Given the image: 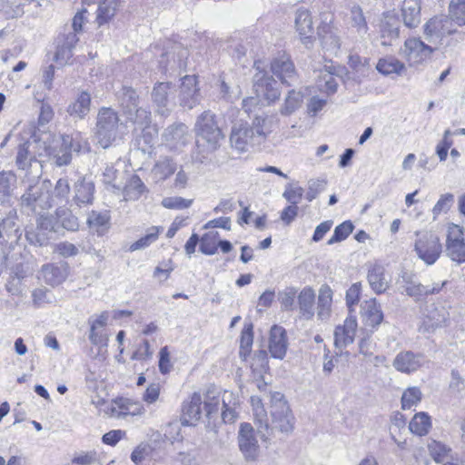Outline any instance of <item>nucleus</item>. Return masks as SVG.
I'll return each instance as SVG.
<instances>
[{
  "label": "nucleus",
  "mask_w": 465,
  "mask_h": 465,
  "mask_svg": "<svg viewBox=\"0 0 465 465\" xmlns=\"http://www.w3.org/2000/svg\"><path fill=\"white\" fill-rule=\"evenodd\" d=\"M63 145L68 146L71 151L74 152H87L89 151V143L86 140H84L77 134L75 137H70L68 135L63 136Z\"/></svg>",
  "instance_id": "nucleus-60"
},
{
  "label": "nucleus",
  "mask_w": 465,
  "mask_h": 465,
  "mask_svg": "<svg viewBox=\"0 0 465 465\" xmlns=\"http://www.w3.org/2000/svg\"><path fill=\"white\" fill-rule=\"evenodd\" d=\"M38 228L47 231L50 233L56 232L59 229L57 216L51 214H41L37 219Z\"/></svg>",
  "instance_id": "nucleus-62"
},
{
  "label": "nucleus",
  "mask_w": 465,
  "mask_h": 465,
  "mask_svg": "<svg viewBox=\"0 0 465 465\" xmlns=\"http://www.w3.org/2000/svg\"><path fill=\"white\" fill-rule=\"evenodd\" d=\"M446 254L458 264L465 262V239L463 228L452 224L448 229Z\"/></svg>",
  "instance_id": "nucleus-10"
},
{
  "label": "nucleus",
  "mask_w": 465,
  "mask_h": 465,
  "mask_svg": "<svg viewBox=\"0 0 465 465\" xmlns=\"http://www.w3.org/2000/svg\"><path fill=\"white\" fill-rule=\"evenodd\" d=\"M163 228L161 226H152L146 230L144 236L141 237L136 242H133L130 247V252L143 250L153 244L158 240L159 234L163 232Z\"/></svg>",
  "instance_id": "nucleus-42"
},
{
  "label": "nucleus",
  "mask_w": 465,
  "mask_h": 465,
  "mask_svg": "<svg viewBox=\"0 0 465 465\" xmlns=\"http://www.w3.org/2000/svg\"><path fill=\"white\" fill-rule=\"evenodd\" d=\"M400 22L394 15H386L381 25V45H390L391 41L399 37Z\"/></svg>",
  "instance_id": "nucleus-31"
},
{
  "label": "nucleus",
  "mask_w": 465,
  "mask_h": 465,
  "mask_svg": "<svg viewBox=\"0 0 465 465\" xmlns=\"http://www.w3.org/2000/svg\"><path fill=\"white\" fill-rule=\"evenodd\" d=\"M232 393L230 391H224L223 394V411L222 418L225 423H232L237 419V413L233 407L229 406Z\"/></svg>",
  "instance_id": "nucleus-58"
},
{
  "label": "nucleus",
  "mask_w": 465,
  "mask_h": 465,
  "mask_svg": "<svg viewBox=\"0 0 465 465\" xmlns=\"http://www.w3.org/2000/svg\"><path fill=\"white\" fill-rule=\"evenodd\" d=\"M78 34L72 30L64 35V40L61 45L57 46L54 54V60L60 64H65L73 55V49L75 47L79 41Z\"/></svg>",
  "instance_id": "nucleus-29"
},
{
  "label": "nucleus",
  "mask_w": 465,
  "mask_h": 465,
  "mask_svg": "<svg viewBox=\"0 0 465 465\" xmlns=\"http://www.w3.org/2000/svg\"><path fill=\"white\" fill-rule=\"evenodd\" d=\"M1 217V222L3 225V231L5 233V236L7 238H11L12 236H15L16 239H19L22 232L19 229V226L17 224L18 217L17 213L15 209H11L9 212L5 214V217Z\"/></svg>",
  "instance_id": "nucleus-39"
},
{
  "label": "nucleus",
  "mask_w": 465,
  "mask_h": 465,
  "mask_svg": "<svg viewBox=\"0 0 465 465\" xmlns=\"http://www.w3.org/2000/svg\"><path fill=\"white\" fill-rule=\"evenodd\" d=\"M401 54L411 66L421 64L430 56L433 48L424 44L420 38H410L401 48Z\"/></svg>",
  "instance_id": "nucleus-14"
},
{
  "label": "nucleus",
  "mask_w": 465,
  "mask_h": 465,
  "mask_svg": "<svg viewBox=\"0 0 465 465\" xmlns=\"http://www.w3.org/2000/svg\"><path fill=\"white\" fill-rule=\"evenodd\" d=\"M253 341L252 325L246 326L241 334L240 355L245 358L251 351Z\"/></svg>",
  "instance_id": "nucleus-59"
},
{
  "label": "nucleus",
  "mask_w": 465,
  "mask_h": 465,
  "mask_svg": "<svg viewBox=\"0 0 465 465\" xmlns=\"http://www.w3.org/2000/svg\"><path fill=\"white\" fill-rule=\"evenodd\" d=\"M428 449L430 456L437 463L442 462L450 451V449L446 445L435 440L428 444Z\"/></svg>",
  "instance_id": "nucleus-61"
},
{
  "label": "nucleus",
  "mask_w": 465,
  "mask_h": 465,
  "mask_svg": "<svg viewBox=\"0 0 465 465\" xmlns=\"http://www.w3.org/2000/svg\"><path fill=\"white\" fill-rule=\"evenodd\" d=\"M423 355L411 351L399 352L393 360L392 366L400 372L411 373L422 366Z\"/></svg>",
  "instance_id": "nucleus-21"
},
{
  "label": "nucleus",
  "mask_w": 465,
  "mask_h": 465,
  "mask_svg": "<svg viewBox=\"0 0 465 465\" xmlns=\"http://www.w3.org/2000/svg\"><path fill=\"white\" fill-rule=\"evenodd\" d=\"M358 323L354 316L349 315L342 325L334 331V344L337 348H345L354 341Z\"/></svg>",
  "instance_id": "nucleus-20"
},
{
  "label": "nucleus",
  "mask_w": 465,
  "mask_h": 465,
  "mask_svg": "<svg viewBox=\"0 0 465 465\" xmlns=\"http://www.w3.org/2000/svg\"><path fill=\"white\" fill-rule=\"evenodd\" d=\"M116 97L124 114L130 113L139 105V95L136 90L131 86L123 85L117 91Z\"/></svg>",
  "instance_id": "nucleus-32"
},
{
  "label": "nucleus",
  "mask_w": 465,
  "mask_h": 465,
  "mask_svg": "<svg viewBox=\"0 0 465 465\" xmlns=\"http://www.w3.org/2000/svg\"><path fill=\"white\" fill-rule=\"evenodd\" d=\"M22 205L31 208L35 213L47 210L54 204L52 196L38 184L30 185L28 190L22 195Z\"/></svg>",
  "instance_id": "nucleus-13"
},
{
  "label": "nucleus",
  "mask_w": 465,
  "mask_h": 465,
  "mask_svg": "<svg viewBox=\"0 0 465 465\" xmlns=\"http://www.w3.org/2000/svg\"><path fill=\"white\" fill-rule=\"evenodd\" d=\"M219 233L211 232L205 233L200 239V251L206 255H213L217 252Z\"/></svg>",
  "instance_id": "nucleus-52"
},
{
  "label": "nucleus",
  "mask_w": 465,
  "mask_h": 465,
  "mask_svg": "<svg viewBox=\"0 0 465 465\" xmlns=\"http://www.w3.org/2000/svg\"><path fill=\"white\" fill-rule=\"evenodd\" d=\"M114 406L112 408V414L121 418L127 415L137 416L143 415L145 411L143 406L140 402L133 401L128 398H118L114 401Z\"/></svg>",
  "instance_id": "nucleus-28"
},
{
  "label": "nucleus",
  "mask_w": 465,
  "mask_h": 465,
  "mask_svg": "<svg viewBox=\"0 0 465 465\" xmlns=\"http://www.w3.org/2000/svg\"><path fill=\"white\" fill-rule=\"evenodd\" d=\"M70 193L69 182L65 178H60L54 188L52 193V201H54L55 204L67 202Z\"/></svg>",
  "instance_id": "nucleus-54"
},
{
  "label": "nucleus",
  "mask_w": 465,
  "mask_h": 465,
  "mask_svg": "<svg viewBox=\"0 0 465 465\" xmlns=\"http://www.w3.org/2000/svg\"><path fill=\"white\" fill-rule=\"evenodd\" d=\"M368 282L371 288L381 294L390 286L391 278L387 276L385 268L380 264L373 265L368 272Z\"/></svg>",
  "instance_id": "nucleus-27"
},
{
  "label": "nucleus",
  "mask_w": 465,
  "mask_h": 465,
  "mask_svg": "<svg viewBox=\"0 0 465 465\" xmlns=\"http://www.w3.org/2000/svg\"><path fill=\"white\" fill-rule=\"evenodd\" d=\"M422 399V392L418 387H410L406 389L401 396V408L410 410L417 406Z\"/></svg>",
  "instance_id": "nucleus-50"
},
{
  "label": "nucleus",
  "mask_w": 465,
  "mask_h": 465,
  "mask_svg": "<svg viewBox=\"0 0 465 465\" xmlns=\"http://www.w3.org/2000/svg\"><path fill=\"white\" fill-rule=\"evenodd\" d=\"M350 25L361 39H365L368 35V24L364 16L362 9L354 5L350 10Z\"/></svg>",
  "instance_id": "nucleus-36"
},
{
  "label": "nucleus",
  "mask_w": 465,
  "mask_h": 465,
  "mask_svg": "<svg viewBox=\"0 0 465 465\" xmlns=\"http://www.w3.org/2000/svg\"><path fill=\"white\" fill-rule=\"evenodd\" d=\"M238 446L246 460H255L260 453L256 432L250 423H242L238 432Z\"/></svg>",
  "instance_id": "nucleus-11"
},
{
  "label": "nucleus",
  "mask_w": 465,
  "mask_h": 465,
  "mask_svg": "<svg viewBox=\"0 0 465 465\" xmlns=\"http://www.w3.org/2000/svg\"><path fill=\"white\" fill-rule=\"evenodd\" d=\"M253 88L257 96L263 97L268 103L275 102L281 95L278 82L262 71H258L253 75Z\"/></svg>",
  "instance_id": "nucleus-12"
},
{
  "label": "nucleus",
  "mask_w": 465,
  "mask_h": 465,
  "mask_svg": "<svg viewBox=\"0 0 465 465\" xmlns=\"http://www.w3.org/2000/svg\"><path fill=\"white\" fill-rule=\"evenodd\" d=\"M193 203V200L184 199L181 196L166 197L163 199L162 204L167 209H186L189 208Z\"/></svg>",
  "instance_id": "nucleus-63"
},
{
  "label": "nucleus",
  "mask_w": 465,
  "mask_h": 465,
  "mask_svg": "<svg viewBox=\"0 0 465 465\" xmlns=\"http://www.w3.org/2000/svg\"><path fill=\"white\" fill-rule=\"evenodd\" d=\"M162 138L171 150H179L188 143V127L183 123H174L164 129Z\"/></svg>",
  "instance_id": "nucleus-19"
},
{
  "label": "nucleus",
  "mask_w": 465,
  "mask_h": 465,
  "mask_svg": "<svg viewBox=\"0 0 465 465\" xmlns=\"http://www.w3.org/2000/svg\"><path fill=\"white\" fill-rule=\"evenodd\" d=\"M50 234L47 231H44L36 226L35 229L26 231L25 238L30 244L44 246L49 242Z\"/></svg>",
  "instance_id": "nucleus-55"
},
{
  "label": "nucleus",
  "mask_w": 465,
  "mask_h": 465,
  "mask_svg": "<svg viewBox=\"0 0 465 465\" xmlns=\"http://www.w3.org/2000/svg\"><path fill=\"white\" fill-rule=\"evenodd\" d=\"M401 12L404 25L416 27L420 23V0H404Z\"/></svg>",
  "instance_id": "nucleus-30"
},
{
  "label": "nucleus",
  "mask_w": 465,
  "mask_h": 465,
  "mask_svg": "<svg viewBox=\"0 0 465 465\" xmlns=\"http://www.w3.org/2000/svg\"><path fill=\"white\" fill-rule=\"evenodd\" d=\"M69 274V266L66 262L61 264L47 263L41 269V277L45 283L57 286L64 282Z\"/></svg>",
  "instance_id": "nucleus-23"
},
{
  "label": "nucleus",
  "mask_w": 465,
  "mask_h": 465,
  "mask_svg": "<svg viewBox=\"0 0 465 465\" xmlns=\"http://www.w3.org/2000/svg\"><path fill=\"white\" fill-rule=\"evenodd\" d=\"M376 69L384 75H389L391 74H401V73L405 70V65L397 58L393 56H387L381 58L378 61Z\"/></svg>",
  "instance_id": "nucleus-41"
},
{
  "label": "nucleus",
  "mask_w": 465,
  "mask_h": 465,
  "mask_svg": "<svg viewBox=\"0 0 465 465\" xmlns=\"http://www.w3.org/2000/svg\"><path fill=\"white\" fill-rule=\"evenodd\" d=\"M119 116L110 107H103L97 114L94 136L97 143L104 149L112 145L118 136Z\"/></svg>",
  "instance_id": "nucleus-6"
},
{
  "label": "nucleus",
  "mask_w": 465,
  "mask_h": 465,
  "mask_svg": "<svg viewBox=\"0 0 465 465\" xmlns=\"http://www.w3.org/2000/svg\"><path fill=\"white\" fill-rule=\"evenodd\" d=\"M176 163L170 158L159 160L153 166L152 173L157 181H163L174 173Z\"/></svg>",
  "instance_id": "nucleus-43"
},
{
  "label": "nucleus",
  "mask_w": 465,
  "mask_h": 465,
  "mask_svg": "<svg viewBox=\"0 0 465 465\" xmlns=\"http://www.w3.org/2000/svg\"><path fill=\"white\" fill-rule=\"evenodd\" d=\"M332 303V291L327 284L322 285L319 290L317 315L321 320H326L331 313Z\"/></svg>",
  "instance_id": "nucleus-37"
},
{
  "label": "nucleus",
  "mask_w": 465,
  "mask_h": 465,
  "mask_svg": "<svg viewBox=\"0 0 465 465\" xmlns=\"http://www.w3.org/2000/svg\"><path fill=\"white\" fill-rule=\"evenodd\" d=\"M458 32L454 22L445 15H435L424 25V35L428 42L441 45L444 37Z\"/></svg>",
  "instance_id": "nucleus-7"
},
{
  "label": "nucleus",
  "mask_w": 465,
  "mask_h": 465,
  "mask_svg": "<svg viewBox=\"0 0 465 465\" xmlns=\"http://www.w3.org/2000/svg\"><path fill=\"white\" fill-rule=\"evenodd\" d=\"M74 203L81 207L90 205L94 202V184L86 178L81 177L74 185Z\"/></svg>",
  "instance_id": "nucleus-24"
},
{
  "label": "nucleus",
  "mask_w": 465,
  "mask_h": 465,
  "mask_svg": "<svg viewBox=\"0 0 465 465\" xmlns=\"http://www.w3.org/2000/svg\"><path fill=\"white\" fill-rule=\"evenodd\" d=\"M353 228L351 222H343L335 228L333 235L328 240L327 243L331 245L345 240L352 232Z\"/></svg>",
  "instance_id": "nucleus-57"
},
{
  "label": "nucleus",
  "mask_w": 465,
  "mask_h": 465,
  "mask_svg": "<svg viewBox=\"0 0 465 465\" xmlns=\"http://www.w3.org/2000/svg\"><path fill=\"white\" fill-rule=\"evenodd\" d=\"M194 132L197 136V146H203L207 153L215 151L224 138L218 125L216 115L211 111H204L195 122Z\"/></svg>",
  "instance_id": "nucleus-3"
},
{
  "label": "nucleus",
  "mask_w": 465,
  "mask_h": 465,
  "mask_svg": "<svg viewBox=\"0 0 465 465\" xmlns=\"http://www.w3.org/2000/svg\"><path fill=\"white\" fill-rule=\"evenodd\" d=\"M288 348L286 331L284 328L274 325L270 331L269 351L275 359L282 360Z\"/></svg>",
  "instance_id": "nucleus-22"
},
{
  "label": "nucleus",
  "mask_w": 465,
  "mask_h": 465,
  "mask_svg": "<svg viewBox=\"0 0 465 465\" xmlns=\"http://www.w3.org/2000/svg\"><path fill=\"white\" fill-rule=\"evenodd\" d=\"M448 11L456 25H465V0H450Z\"/></svg>",
  "instance_id": "nucleus-49"
},
{
  "label": "nucleus",
  "mask_w": 465,
  "mask_h": 465,
  "mask_svg": "<svg viewBox=\"0 0 465 465\" xmlns=\"http://www.w3.org/2000/svg\"><path fill=\"white\" fill-rule=\"evenodd\" d=\"M302 102V94L301 92L291 90L285 99L284 104L281 109V114L283 115H290L296 109H298Z\"/></svg>",
  "instance_id": "nucleus-53"
},
{
  "label": "nucleus",
  "mask_w": 465,
  "mask_h": 465,
  "mask_svg": "<svg viewBox=\"0 0 465 465\" xmlns=\"http://www.w3.org/2000/svg\"><path fill=\"white\" fill-rule=\"evenodd\" d=\"M315 292L310 287H305L298 295L299 309L302 316L311 320L314 315Z\"/></svg>",
  "instance_id": "nucleus-34"
},
{
  "label": "nucleus",
  "mask_w": 465,
  "mask_h": 465,
  "mask_svg": "<svg viewBox=\"0 0 465 465\" xmlns=\"http://www.w3.org/2000/svg\"><path fill=\"white\" fill-rule=\"evenodd\" d=\"M417 236L415 251L419 258L429 265L433 264L442 251L440 238L431 232H417Z\"/></svg>",
  "instance_id": "nucleus-8"
},
{
  "label": "nucleus",
  "mask_w": 465,
  "mask_h": 465,
  "mask_svg": "<svg viewBox=\"0 0 465 465\" xmlns=\"http://www.w3.org/2000/svg\"><path fill=\"white\" fill-rule=\"evenodd\" d=\"M91 95L89 93L81 92L74 102L69 104L67 113L76 119H84L90 112Z\"/></svg>",
  "instance_id": "nucleus-33"
},
{
  "label": "nucleus",
  "mask_w": 465,
  "mask_h": 465,
  "mask_svg": "<svg viewBox=\"0 0 465 465\" xmlns=\"http://www.w3.org/2000/svg\"><path fill=\"white\" fill-rule=\"evenodd\" d=\"M321 45L324 50L331 54H337L341 48V39L336 30L324 26L319 32Z\"/></svg>",
  "instance_id": "nucleus-35"
},
{
  "label": "nucleus",
  "mask_w": 465,
  "mask_h": 465,
  "mask_svg": "<svg viewBox=\"0 0 465 465\" xmlns=\"http://www.w3.org/2000/svg\"><path fill=\"white\" fill-rule=\"evenodd\" d=\"M295 27L302 45L310 49L315 41L313 21L311 12L305 8H299L295 14Z\"/></svg>",
  "instance_id": "nucleus-15"
},
{
  "label": "nucleus",
  "mask_w": 465,
  "mask_h": 465,
  "mask_svg": "<svg viewBox=\"0 0 465 465\" xmlns=\"http://www.w3.org/2000/svg\"><path fill=\"white\" fill-rule=\"evenodd\" d=\"M271 69L274 75H276L282 84L288 86L294 84L297 82V74L293 63L286 54H282L272 60Z\"/></svg>",
  "instance_id": "nucleus-18"
},
{
  "label": "nucleus",
  "mask_w": 465,
  "mask_h": 465,
  "mask_svg": "<svg viewBox=\"0 0 465 465\" xmlns=\"http://www.w3.org/2000/svg\"><path fill=\"white\" fill-rule=\"evenodd\" d=\"M448 318L449 312L444 306L434 304L427 306L419 331L422 333L433 332L436 329L442 327Z\"/></svg>",
  "instance_id": "nucleus-16"
},
{
  "label": "nucleus",
  "mask_w": 465,
  "mask_h": 465,
  "mask_svg": "<svg viewBox=\"0 0 465 465\" xmlns=\"http://www.w3.org/2000/svg\"><path fill=\"white\" fill-rule=\"evenodd\" d=\"M25 278V273L24 270L20 266H17L5 284L6 291L12 295H21L25 291L23 282Z\"/></svg>",
  "instance_id": "nucleus-44"
},
{
  "label": "nucleus",
  "mask_w": 465,
  "mask_h": 465,
  "mask_svg": "<svg viewBox=\"0 0 465 465\" xmlns=\"http://www.w3.org/2000/svg\"><path fill=\"white\" fill-rule=\"evenodd\" d=\"M175 86L171 83H158L152 91L151 97L156 107V113L166 116L175 105Z\"/></svg>",
  "instance_id": "nucleus-9"
},
{
  "label": "nucleus",
  "mask_w": 465,
  "mask_h": 465,
  "mask_svg": "<svg viewBox=\"0 0 465 465\" xmlns=\"http://www.w3.org/2000/svg\"><path fill=\"white\" fill-rule=\"evenodd\" d=\"M38 140L32 130L24 131L20 134V142L17 146L15 163L20 170L25 171V176L29 180L38 179L42 174V164L36 159V146Z\"/></svg>",
  "instance_id": "nucleus-2"
},
{
  "label": "nucleus",
  "mask_w": 465,
  "mask_h": 465,
  "mask_svg": "<svg viewBox=\"0 0 465 465\" xmlns=\"http://www.w3.org/2000/svg\"><path fill=\"white\" fill-rule=\"evenodd\" d=\"M201 95L197 87L195 75H185L182 80L179 92V104L181 106L193 109L200 104Z\"/></svg>",
  "instance_id": "nucleus-17"
},
{
  "label": "nucleus",
  "mask_w": 465,
  "mask_h": 465,
  "mask_svg": "<svg viewBox=\"0 0 465 465\" xmlns=\"http://www.w3.org/2000/svg\"><path fill=\"white\" fill-rule=\"evenodd\" d=\"M444 284H445V282H443L440 284L435 283L432 286H430V285H424V284L415 282H411L406 286L405 292H406L407 295L419 300L420 298H421L423 296L439 292L441 290V288L444 286Z\"/></svg>",
  "instance_id": "nucleus-38"
},
{
  "label": "nucleus",
  "mask_w": 465,
  "mask_h": 465,
  "mask_svg": "<svg viewBox=\"0 0 465 465\" xmlns=\"http://www.w3.org/2000/svg\"><path fill=\"white\" fill-rule=\"evenodd\" d=\"M273 124V116L262 114L256 115L251 124H234L230 134L232 147L240 153H245L261 145L272 132Z\"/></svg>",
  "instance_id": "nucleus-1"
},
{
  "label": "nucleus",
  "mask_w": 465,
  "mask_h": 465,
  "mask_svg": "<svg viewBox=\"0 0 465 465\" xmlns=\"http://www.w3.org/2000/svg\"><path fill=\"white\" fill-rule=\"evenodd\" d=\"M430 428V417L426 412L416 413L409 423L410 430L418 436L426 435Z\"/></svg>",
  "instance_id": "nucleus-40"
},
{
  "label": "nucleus",
  "mask_w": 465,
  "mask_h": 465,
  "mask_svg": "<svg viewBox=\"0 0 465 465\" xmlns=\"http://www.w3.org/2000/svg\"><path fill=\"white\" fill-rule=\"evenodd\" d=\"M454 201L452 193H445L440 196L432 209L434 219L441 213H446L450 210Z\"/></svg>",
  "instance_id": "nucleus-64"
},
{
  "label": "nucleus",
  "mask_w": 465,
  "mask_h": 465,
  "mask_svg": "<svg viewBox=\"0 0 465 465\" xmlns=\"http://www.w3.org/2000/svg\"><path fill=\"white\" fill-rule=\"evenodd\" d=\"M124 115L128 121L141 128L148 126L151 122V112L139 105Z\"/></svg>",
  "instance_id": "nucleus-48"
},
{
  "label": "nucleus",
  "mask_w": 465,
  "mask_h": 465,
  "mask_svg": "<svg viewBox=\"0 0 465 465\" xmlns=\"http://www.w3.org/2000/svg\"><path fill=\"white\" fill-rule=\"evenodd\" d=\"M317 87L320 91L332 94L337 91L338 84L330 71L321 72L318 77Z\"/></svg>",
  "instance_id": "nucleus-51"
},
{
  "label": "nucleus",
  "mask_w": 465,
  "mask_h": 465,
  "mask_svg": "<svg viewBox=\"0 0 465 465\" xmlns=\"http://www.w3.org/2000/svg\"><path fill=\"white\" fill-rule=\"evenodd\" d=\"M271 430L289 434L294 428V417L281 392L270 393Z\"/></svg>",
  "instance_id": "nucleus-4"
},
{
  "label": "nucleus",
  "mask_w": 465,
  "mask_h": 465,
  "mask_svg": "<svg viewBox=\"0 0 465 465\" xmlns=\"http://www.w3.org/2000/svg\"><path fill=\"white\" fill-rule=\"evenodd\" d=\"M118 0H102L97 10L96 22L103 25L111 20L116 12Z\"/></svg>",
  "instance_id": "nucleus-45"
},
{
  "label": "nucleus",
  "mask_w": 465,
  "mask_h": 465,
  "mask_svg": "<svg viewBox=\"0 0 465 465\" xmlns=\"http://www.w3.org/2000/svg\"><path fill=\"white\" fill-rule=\"evenodd\" d=\"M271 430L289 434L294 428V417L281 392L270 393Z\"/></svg>",
  "instance_id": "nucleus-5"
},
{
  "label": "nucleus",
  "mask_w": 465,
  "mask_h": 465,
  "mask_svg": "<svg viewBox=\"0 0 465 465\" xmlns=\"http://www.w3.org/2000/svg\"><path fill=\"white\" fill-rule=\"evenodd\" d=\"M203 398L199 392H193L189 401H184L183 405L182 423L192 426L195 425L201 419Z\"/></svg>",
  "instance_id": "nucleus-25"
},
{
  "label": "nucleus",
  "mask_w": 465,
  "mask_h": 465,
  "mask_svg": "<svg viewBox=\"0 0 465 465\" xmlns=\"http://www.w3.org/2000/svg\"><path fill=\"white\" fill-rule=\"evenodd\" d=\"M204 410L206 416L210 417L219 410L220 397L215 389H208L204 394Z\"/></svg>",
  "instance_id": "nucleus-56"
},
{
  "label": "nucleus",
  "mask_w": 465,
  "mask_h": 465,
  "mask_svg": "<svg viewBox=\"0 0 465 465\" xmlns=\"http://www.w3.org/2000/svg\"><path fill=\"white\" fill-rule=\"evenodd\" d=\"M16 176L12 172L0 173V200L8 202L15 187Z\"/></svg>",
  "instance_id": "nucleus-46"
},
{
  "label": "nucleus",
  "mask_w": 465,
  "mask_h": 465,
  "mask_svg": "<svg viewBox=\"0 0 465 465\" xmlns=\"http://www.w3.org/2000/svg\"><path fill=\"white\" fill-rule=\"evenodd\" d=\"M361 313L365 326L375 328L383 320V313L376 299L364 301L361 305Z\"/></svg>",
  "instance_id": "nucleus-26"
},
{
  "label": "nucleus",
  "mask_w": 465,
  "mask_h": 465,
  "mask_svg": "<svg viewBox=\"0 0 465 465\" xmlns=\"http://www.w3.org/2000/svg\"><path fill=\"white\" fill-rule=\"evenodd\" d=\"M55 215L58 219V224L61 223L62 227L68 231H77L79 228L78 219L72 212L64 207H59L55 211Z\"/></svg>",
  "instance_id": "nucleus-47"
}]
</instances>
